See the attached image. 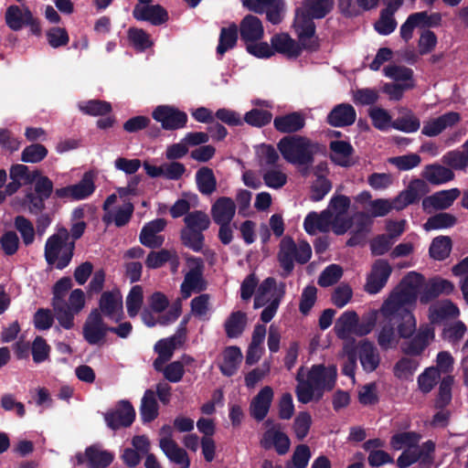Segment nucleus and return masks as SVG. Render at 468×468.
<instances>
[{
  "label": "nucleus",
  "mask_w": 468,
  "mask_h": 468,
  "mask_svg": "<svg viewBox=\"0 0 468 468\" xmlns=\"http://www.w3.org/2000/svg\"><path fill=\"white\" fill-rule=\"evenodd\" d=\"M277 147L289 164L313 165L321 145L306 136L288 135L280 140Z\"/></svg>",
  "instance_id": "1"
},
{
  "label": "nucleus",
  "mask_w": 468,
  "mask_h": 468,
  "mask_svg": "<svg viewBox=\"0 0 468 468\" xmlns=\"http://www.w3.org/2000/svg\"><path fill=\"white\" fill-rule=\"evenodd\" d=\"M424 277L415 271L409 272L401 281L399 289L394 291L383 303L381 312L389 314L401 310H410L406 305L413 304L418 299V289Z\"/></svg>",
  "instance_id": "2"
},
{
  "label": "nucleus",
  "mask_w": 468,
  "mask_h": 468,
  "mask_svg": "<svg viewBox=\"0 0 468 468\" xmlns=\"http://www.w3.org/2000/svg\"><path fill=\"white\" fill-rule=\"evenodd\" d=\"M69 230L61 227L46 241L44 256L48 265L63 270L70 263L75 250L74 241H69Z\"/></svg>",
  "instance_id": "3"
},
{
  "label": "nucleus",
  "mask_w": 468,
  "mask_h": 468,
  "mask_svg": "<svg viewBox=\"0 0 468 468\" xmlns=\"http://www.w3.org/2000/svg\"><path fill=\"white\" fill-rule=\"evenodd\" d=\"M133 331V325L130 322L121 323L118 326H108L96 310H91L82 328L84 339L90 345H101L108 332L117 335L121 338H127Z\"/></svg>",
  "instance_id": "4"
},
{
  "label": "nucleus",
  "mask_w": 468,
  "mask_h": 468,
  "mask_svg": "<svg viewBox=\"0 0 468 468\" xmlns=\"http://www.w3.org/2000/svg\"><path fill=\"white\" fill-rule=\"evenodd\" d=\"M315 17L303 12L302 9H295L293 28L297 36L298 44L303 50L313 53L320 49V39L316 35Z\"/></svg>",
  "instance_id": "5"
},
{
  "label": "nucleus",
  "mask_w": 468,
  "mask_h": 468,
  "mask_svg": "<svg viewBox=\"0 0 468 468\" xmlns=\"http://www.w3.org/2000/svg\"><path fill=\"white\" fill-rule=\"evenodd\" d=\"M336 368L324 365H314L307 375V382L316 389V400L322 399L324 390H332L336 381Z\"/></svg>",
  "instance_id": "6"
},
{
  "label": "nucleus",
  "mask_w": 468,
  "mask_h": 468,
  "mask_svg": "<svg viewBox=\"0 0 468 468\" xmlns=\"http://www.w3.org/2000/svg\"><path fill=\"white\" fill-rule=\"evenodd\" d=\"M76 464H85L87 468H107L114 460V454L104 450L99 443L88 446L84 452H77Z\"/></svg>",
  "instance_id": "7"
},
{
  "label": "nucleus",
  "mask_w": 468,
  "mask_h": 468,
  "mask_svg": "<svg viewBox=\"0 0 468 468\" xmlns=\"http://www.w3.org/2000/svg\"><path fill=\"white\" fill-rule=\"evenodd\" d=\"M154 121L165 131H176L186 126L187 114L171 105H158L152 112Z\"/></svg>",
  "instance_id": "8"
},
{
  "label": "nucleus",
  "mask_w": 468,
  "mask_h": 468,
  "mask_svg": "<svg viewBox=\"0 0 468 468\" xmlns=\"http://www.w3.org/2000/svg\"><path fill=\"white\" fill-rule=\"evenodd\" d=\"M99 307L94 308L101 317L118 323L124 317L122 296L119 290L105 291L99 299Z\"/></svg>",
  "instance_id": "9"
},
{
  "label": "nucleus",
  "mask_w": 468,
  "mask_h": 468,
  "mask_svg": "<svg viewBox=\"0 0 468 468\" xmlns=\"http://www.w3.org/2000/svg\"><path fill=\"white\" fill-rule=\"evenodd\" d=\"M434 328L429 324L421 325L418 332L400 345L401 352L408 356H420L434 339Z\"/></svg>",
  "instance_id": "10"
},
{
  "label": "nucleus",
  "mask_w": 468,
  "mask_h": 468,
  "mask_svg": "<svg viewBox=\"0 0 468 468\" xmlns=\"http://www.w3.org/2000/svg\"><path fill=\"white\" fill-rule=\"evenodd\" d=\"M392 273V267L387 260H376L367 276L365 291L369 294L378 293L387 284Z\"/></svg>",
  "instance_id": "11"
},
{
  "label": "nucleus",
  "mask_w": 468,
  "mask_h": 468,
  "mask_svg": "<svg viewBox=\"0 0 468 468\" xmlns=\"http://www.w3.org/2000/svg\"><path fill=\"white\" fill-rule=\"evenodd\" d=\"M135 420V410L129 400H120L115 409L104 414L107 426L113 430L130 427Z\"/></svg>",
  "instance_id": "12"
},
{
  "label": "nucleus",
  "mask_w": 468,
  "mask_h": 468,
  "mask_svg": "<svg viewBox=\"0 0 468 468\" xmlns=\"http://www.w3.org/2000/svg\"><path fill=\"white\" fill-rule=\"evenodd\" d=\"M282 428V424L277 423L266 429L260 441L261 447L266 451L274 449L279 455L286 454L290 450L291 441Z\"/></svg>",
  "instance_id": "13"
},
{
  "label": "nucleus",
  "mask_w": 468,
  "mask_h": 468,
  "mask_svg": "<svg viewBox=\"0 0 468 468\" xmlns=\"http://www.w3.org/2000/svg\"><path fill=\"white\" fill-rule=\"evenodd\" d=\"M383 316L396 327L399 337L403 339L410 338L417 330V323L414 314L410 310H401L392 313L381 312Z\"/></svg>",
  "instance_id": "14"
},
{
  "label": "nucleus",
  "mask_w": 468,
  "mask_h": 468,
  "mask_svg": "<svg viewBox=\"0 0 468 468\" xmlns=\"http://www.w3.org/2000/svg\"><path fill=\"white\" fill-rule=\"evenodd\" d=\"M428 192V185L423 179H412L407 188L395 197V209L399 211L410 205L419 202L420 197Z\"/></svg>",
  "instance_id": "15"
},
{
  "label": "nucleus",
  "mask_w": 468,
  "mask_h": 468,
  "mask_svg": "<svg viewBox=\"0 0 468 468\" xmlns=\"http://www.w3.org/2000/svg\"><path fill=\"white\" fill-rule=\"evenodd\" d=\"M165 218H156L144 224L142 228L139 240L142 245L150 249H159L165 242V237L158 235L166 227Z\"/></svg>",
  "instance_id": "16"
},
{
  "label": "nucleus",
  "mask_w": 468,
  "mask_h": 468,
  "mask_svg": "<svg viewBox=\"0 0 468 468\" xmlns=\"http://www.w3.org/2000/svg\"><path fill=\"white\" fill-rule=\"evenodd\" d=\"M461 121V115L456 112H448L441 116L424 122L421 133L434 137L441 133L447 128H452Z\"/></svg>",
  "instance_id": "17"
},
{
  "label": "nucleus",
  "mask_w": 468,
  "mask_h": 468,
  "mask_svg": "<svg viewBox=\"0 0 468 468\" xmlns=\"http://www.w3.org/2000/svg\"><path fill=\"white\" fill-rule=\"evenodd\" d=\"M133 16L138 21H147L153 26H161L169 18L167 11L160 5H136L133 10Z\"/></svg>",
  "instance_id": "18"
},
{
  "label": "nucleus",
  "mask_w": 468,
  "mask_h": 468,
  "mask_svg": "<svg viewBox=\"0 0 468 468\" xmlns=\"http://www.w3.org/2000/svg\"><path fill=\"white\" fill-rule=\"evenodd\" d=\"M461 191L458 188H451L441 190L426 197L422 200V207L424 210L433 208L435 210H444L449 208L453 202L459 197Z\"/></svg>",
  "instance_id": "19"
},
{
  "label": "nucleus",
  "mask_w": 468,
  "mask_h": 468,
  "mask_svg": "<svg viewBox=\"0 0 468 468\" xmlns=\"http://www.w3.org/2000/svg\"><path fill=\"white\" fill-rule=\"evenodd\" d=\"M273 399V390L270 386L262 388L253 398L250 406V416L257 421H261L267 416Z\"/></svg>",
  "instance_id": "20"
},
{
  "label": "nucleus",
  "mask_w": 468,
  "mask_h": 468,
  "mask_svg": "<svg viewBox=\"0 0 468 468\" xmlns=\"http://www.w3.org/2000/svg\"><path fill=\"white\" fill-rule=\"evenodd\" d=\"M296 243L290 236H285L280 242V250L278 252V261L282 269V276L288 277L294 269V257L296 251Z\"/></svg>",
  "instance_id": "21"
},
{
  "label": "nucleus",
  "mask_w": 468,
  "mask_h": 468,
  "mask_svg": "<svg viewBox=\"0 0 468 468\" xmlns=\"http://www.w3.org/2000/svg\"><path fill=\"white\" fill-rule=\"evenodd\" d=\"M356 112L349 103H340L335 106L326 117V122L333 127H346L356 122Z\"/></svg>",
  "instance_id": "22"
},
{
  "label": "nucleus",
  "mask_w": 468,
  "mask_h": 468,
  "mask_svg": "<svg viewBox=\"0 0 468 468\" xmlns=\"http://www.w3.org/2000/svg\"><path fill=\"white\" fill-rule=\"evenodd\" d=\"M454 291V284L445 279L435 278L430 281L420 295V302L427 304L441 294H451Z\"/></svg>",
  "instance_id": "23"
},
{
  "label": "nucleus",
  "mask_w": 468,
  "mask_h": 468,
  "mask_svg": "<svg viewBox=\"0 0 468 468\" xmlns=\"http://www.w3.org/2000/svg\"><path fill=\"white\" fill-rule=\"evenodd\" d=\"M274 128L282 133H294L305 126L304 115L300 112H292L276 116L273 120Z\"/></svg>",
  "instance_id": "24"
},
{
  "label": "nucleus",
  "mask_w": 468,
  "mask_h": 468,
  "mask_svg": "<svg viewBox=\"0 0 468 468\" xmlns=\"http://www.w3.org/2000/svg\"><path fill=\"white\" fill-rule=\"evenodd\" d=\"M159 446L165 455L176 464L181 465L182 468L190 467V459L186 451L178 446L172 438H161Z\"/></svg>",
  "instance_id": "25"
},
{
  "label": "nucleus",
  "mask_w": 468,
  "mask_h": 468,
  "mask_svg": "<svg viewBox=\"0 0 468 468\" xmlns=\"http://www.w3.org/2000/svg\"><path fill=\"white\" fill-rule=\"evenodd\" d=\"M240 38L246 44L262 38L264 29L261 19L253 15H247L239 24Z\"/></svg>",
  "instance_id": "26"
},
{
  "label": "nucleus",
  "mask_w": 468,
  "mask_h": 468,
  "mask_svg": "<svg viewBox=\"0 0 468 468\" xmlns=\"http://www.w3.org/2000/svg\"><path fill=\"white\" fill-rule=\"evenodd\" d=\"M333 213L330 209L323 210L321 213L312 211L308 213L303 221L304 230L310 234H315L316 230L327 232L332 223Z\"/></svg>",
  "instance_id": "27"
},
{
  "label": "nucleus",
  "mask_w": 468,
  "mask_h": 468,
  "mask_svg": "<svg viewBox=\"0 0 468 468\" xmlns=\"http://www.w3.org/2000/svg\"><path fill=\"white\" fill-rule=\"evenodd\" d=\"M423 179L433 186L448 183L454 179L453 171L438 163L427 165L421 172Z\"/></svg>",
  "instance_id": "28"
},
{
  "label": "nucleus",
  "mask_w": 468,
  "mask_h": 468,
  "mask_svg": "<svg viewBox=\"0 0 468 468\" xmlns=\"http://www.w3.org/2000/svg\"><path fill=\"white\" fill-rule=\"evenodd\" d=\"M271 48L274 52L284 54L290 58H298L302 52V46L288 34H276L271 38Z\"/></svg>",
  "instance_id": "29"
},
{
  "label": "nucleus",
  "mask_w": 468,
  "mask_h": 468,
  "mask_svg": "<svg viewBox=\"0 0 468 468\" xmlns=\"http://www.w3.org/2000/svg\"><path fill=\"white\" fill-rule=\"evenodd\" d=\"M235 212L236 204L228 197H218L211 207V216L216 224L231 222Z\"/></svg>",
  "instance_id": "30"
},
{
  "label": "nucleus",
  "mask_w": 468,
  "mask_h": 468,
  "mask_svg": "<svg viewBox=\"0 0 468 468\" xmlns=\"http://www.w3.org/2000/svg\"><path fill=\"white\" fill-rule=\"evenodd\" d=\"M242 360V353L236 346H227L223 351V361L219 370L223 376L232 377L236 374Z\"/></svg>",
  "instance_id": "31"
},
{
  "label": "nucleus",
  "mask_w": 468,
  "mask_h": 468,
  "mask_svg": "<svg viewBox=\"0 0 468 468\" xmlns=\"http://www.w3.org/2000/svg\"><path fill=\"white\" fill-rule=\"evenodd\" d=\"M159 406L155 399V393L152 389H146L141 400L140 416L144 423H149L158 417Z\"/></svg>",
  "instance_id": "32"
},
{
  "label": "nucleus",
  "mask_w": 468,
  "mask_h": 468,
  "mask_svg": "<svg viewBox=\"0 0 468 468\" xmlns=\"http://www.w3.org/2000/svg\"><path fill=\"white\" fill-rule=\"evenodd\" d=\"M335 0H303L298 7L316 19L324 18L334 9Z\"/></svg>",
  "instance_id": "33"
},
{
  "label": "nucleus",
  "mask_w": 468,
  "mask_h": 468,
  "mask_svg": "<svg viewBox=\"0 0 468 468\" xmlns=\"http://www.w3.org/2000/svg\"><path fill=\"white\" fill-rule=\"evenodd\" d=\"M247 315L242 311L232 312L224 323L226 335L229 338L239 337L246 327Z\"/></svg>",
  "instance_id": "34"
},
{
  "label": "nucleus",
  "mask_w": 468,
  "mask_h": 468,
  "mask_svg": "<svg viewBox=\"0 0 468 468\" xmlns=\"http://www.w3.org/2000/svg\"><path fill=\"white\" fill-rule=\"evenodd\" d=\"M239 28L235 23L228 27H222L219 34L218 44L217 47V55L222 58L225 53L232 49L238 41Z\"/></svg>",
  "instance_id": "35"
},
{
  "label": "nucleus",
  "mask_w": 468,
  "mask_h": 468,
  "mask_svg": "<svg viewBox=\"0 0 468 468\" xmlns=\"http://www.w3.org/2000/svg\"><path fill=\"white\" fill-rule=\"evenodd\" d=\"M358 322V315L355 311H346L336 320L335 324V335L345 339L351 333L355 334L356 324Z\"/></svg>",
  "instance_id": "36"
},
{
  "label": "nucleus",
  "mask_w": 468,
  "mask_h": 468,
  "mask_svg": "<svg viewBox=\"0 0 468 468\" xmlns=\"http://www.w3.org/2000/svg\"><path fill=\"white\" fill-rule=\"evenodd\" d=\"M420 366L419 361L413 356L399 358L393 367L394 376L400 380H411Z\"/></svg>",
  "instance_id": "37"
},
{
  "label": "nucleus",
  "mask_w": 468,
  "mask_h": 468,
  "mask_svg": "<svg viewBox=\"0 0 468 468\" xmlns=\"http://www.w3.org/2000/svg\"><path fill=\"white\" fill-rule=\"evenodd\" d=\"M359 359L367 372L375 371L379 366L380 358L372 343L364 341L360 346Z\"/></svg>",
  "instance_id": "38"
},
{
  "label": "nucleus",
  "mask_w": 468,
  "mask_h": 468,
  "mask_svg": "<svg viewBox=\"0 0 468 468\" xmlns=\"http://www.w3.org/2000/svg\"><path fill=\"white\" fill-rule=\"evenodd\" d=\"M330 150L337 155L332 156V160L338 165L343 167H349L353 164L350 162L349 157L354 153V148L349 142L346 141H332L329 144Z\"/></svg>",
  "instance_id": "39"
},
{
  "label": "nucleus",
  "mask_w": 468,
  "mask_h": 468,
  "mask_svg": "<svg viewBox=\"0 0 468 468\" xmlns=\"http://www.w3.org/2000/svg\"><path fill=\"white\" fill-rule=\"evenodd\" d=\"M196 183L198 191L202 195L209 196L217 188V179L213 170L207 166H203L197 171Z\"/></svg>",
  "instance_id": "40"
},
{
  "label": "nucleus",
  "mask_w": 468,
  "mask_h": 468,
  "mask_svg": "<svg viewBox=\"0 0 468 468\" xmlns=\"http://www.w3.org/2000/svg\"><path fill=\"white\" fill-rule=\"evenodd\" d=\"M452 242L449 236H438L431 243L429 253L436 261H443L452 251Z\"/></svg>",
  "instance_id": "41"
},
{
  "label": "nucleus",
  "mask_w": 468,
  "mask_h": 468,
  "mask_svg": "<svg viewBox=\"0 0 468 468\" xmlns=\"http://www.w3.org/2000/svg\"><path fill=\"white\" fill-rule=\"evenodd\" d=\"M420 438V434L415 431L398 432L391 436L390 446L396 451L403 447H408V450L418 448Z\"/></svg>",
  "instance_id": "42"
},
{
  "label": "nucleus",
  "mask_w": 468,
  "mask_h": 468,
  "mask_svg": "<svg viewBox=\"0 0 468 468\" xmlns=\"http://www.w3.org/2000/svg\"><path fill=\"white\" fill-rule=\"evenodd\" d=\"M391 127L403 133H411L420 129V121L410 110H407L393 121Z\"/></svg>",
  "instance_id": "43"
},
{
  "label": "nucleus",
  "mask_w": 468,
  "mask_h": 468,
  "mask_svg": "<svg viewBox=\"0 0 468 468\" xmlns=\"http://www.w3.org/2000/svg\"><path fill=\"white\" fill-rule=\"evenodd\" d=\"M70 186L72 200L85 199L95 191L93 176L90 173H85L79 183L70 185Z\"/></svg>",
  "instance_id": "44"
},
{
  "label": "nucleus",
  "mask_w": 468,
  "mask_h": 468,
  "mask_svg": "<svg viewBox=\"0 0 468 468\" xmlns=\"http://www.w3.org/2000/svg\"><path fill=\"white\" fill-rule=\"evenodd\" d=\"M457 223V218L447 212H440L430 217L423 225L426 231L442 229L453 227Z\"/></svg>",
  "instance_id": "45"
},
{
  "label": "nucleus",
  "mask_w": 468,
  "mask_h": 468,
  "mask_svg": "<svg viewBox=\"0 0 468 468\" xmlns=\"http://www.w3.org/2000/svg\"><path fill=\"white\" fill-rule=\"evenodd\" d=\"M26 7L12 5L6 8L5 14V24L13 31L21 30L26 24Z\"/></svg>",
  "instance_id": "46"
},
{
  "label": "nucleus",
  "mask_w": 468,
  "mask_h": 468,
  "mask_svg": "<svg viewBox=\"0 0 468 468\" xmlns=\"http://www.w3.org/2000/svg\"><path fill=\"white\" fill-rule=\"evenodd\" d=\"M180 239L185 247L196 252L201 251L205 243L203 232L186 228L180 231Z\"/></svg>",
  "instance_id": "47"
},
{
  "label": "nucleus",
  "mask_w": 468,
  "mask_h": 468,
  "mask_svg": "<svg viewBox=\"0 0 468 468\" xmlns=\"http://www.w3.org/2000/svg\"><path fill=\"white\" fill-rule=\"evenodd\" d=\"M133 211V204L131 201H127L116 210L113 218L111 216L104 215L102 220L106 224H110L113 220L117 228H122L130 222Z\"/></svg>",
  "instance_id": "48"
},
{
  "label": "nucleus",
  "mask_w": 468,
  "mask_h": 468,
  "mask_svg": "<svg viewBox=\"0 0 468 468\" xmlns=\"http://www.w3.org/2000/svg\"><path fill=\"white\" fill-rule=\"evenodd\" d=\"M184 222L186 229H194L197 231H205L210 226V218L204 211L194 210L189 212L185 218Z\"/></svg>",
  "instance_id": "49"
},
{
  "label": "nucleus",
  "mask_w": 468,
  "mask_h": 468,
  "mask_svg": "<svg viewBox=\"0 0 468 468\" xmlns=\"http://www.w3.org/2000/svg\"><path fill=\"white\" fill-rule=\"evenodd\" d=\"M79 109L84 114L90 116H104L112 110L110 102L101 100H90L80 103Z\"/></svg>",
  "instance_id": "50"
},
{
  "label": "nucleus",
  "mask_w": 468,
  "mask_h": 468,
  "mask_svg": "<svg viewBox=\"0 0 468 468\" xmlns=\"http://www.w3.org/2000/svg\"><path fill=\"white\" fill-rule=\"evenodd\" d=\"M453 378L452 376L444 377L439 386L438 395L435 399L434 408L436 410H444L452 401V387Z\"/></svg>",
  "instance_id": "51"
},
{
  "label": "nucleus",
  "mask_w": 468,
  "mask_h": 468,
  "mask_svg": "<svg viewBox=\"0 0 468 468\" xmlns=\"http://www.w3.org/2000/svg\"><path fill=\"white\" fill-rule=\"evenodd\" d=\"M337 7L345 17H356L361 11H368L367 0H338Z\"/></svg>",
  "instance_id": "52"
},
{
  "label": "nucleus",
  "mask_w": 468,
  "mask_h": 468,
  "mask_svg": "<svg viewBox=\"0 0 468 468\" xmlns=\"http://www.w3.org/2000/svg\"><path fill=\"white\" fill-rule=\"evenodd\" d=\"M272 113L270 111L254 108L244 115V122L252 126L261 128L271 123Z\"/></svg>",
  "instance_id": "53"
},
{
  "label": "nucleus",
  "mask_w": 468,
  "mask_h": 468,
  "mask_svg": "<svg viewBox=\"0 0 468 468\" xmlns=\"http://www.w3.org/2000/svg\"><path fill=\"white\" fill-rule=\"evenodd\" d=\"M144 302L143 288L140 285H134L130 290L126 297V309L130 317H135Z\"/></svg>",
  "instance_id": "54"
},
{
  "label": "nucleus",
  "mask_w": 468,
  "mask_h": 468,
  "mask_svg": "<svg viewBox=\"0 0 468 468\" xmlns=\"http://www.w3.org/2000/svg\"><path fill=\"white\" fill-rule=\"evenodd\" d=\"M48 149L40 144H32L25 147L21 154V161L24 163H39L48 155Z\"/></svg>",
  "instance_id": "55"
},
{
  "label": "nucleus",
  "mask_w": 468,
  "mask_h": 468,
  "mask_svg": "<svg viewBox=\"0 0 468 468\" xmlns=\"http://www.w3.org/2000/svg\"><path fill=\"white\" fill-rule=\"evenodd\" d=\"M56 318L64 329H71L74 326V315L77 314L69 307L68 303L52 304Z\"/></svg>",
  "instance_id": "56"
},
{
  "label": "nucleus",
  "mask_w": 468,
  "mask_h": 468,
  "mask_svg": "<svg viewBox=\"0 0 468 468\" xmlns=\"http://www.w3.org/2000/svg\"><path fill=\"white\" fill-rule=\"evenodd\" d=\"M343 275V269L337 264L327 266L318 277V284L321 287H329L338 282Z\"/></svg>",
  "instance_id": "57"
},
{
  "label": "nucleus",
  "mask_w": 468,
  "mask_h": 468,
  "mask_svg": "<svg viewBox=\"0 0 468 468\" xmlns=\"http://www.w3.org/2000/svg\"><path fill=\"white\" fill-rule=\"evenodd\" d=\"M15 228L21 234L26 246L31 245L35 240V229L32 222L24 216L15 218Z\"/></svg>",
  "instance_id": "58"
},
{
  "label": "nucleus",
  "mask_w": 468,
  "mask_h": 468,
  "mask_svg": "<svg viewBox=\"0 0 468 468\" xmlns=\"http://www.w3.org/2000/svg\"><path fill=\"white\" fill-rule=\"evenodd\" d=\"M420 162V156L415 153L394 156L388 159V163L395 165L400 171L411 170L417 167Z\"/></svg>",
  "instance_id": "59"
},
{
  "label": "nucleus",
  "mask_w": 468,
  "mask_h": 468,
  "mask_svg": "<svg viewBox=\"0 0 468 468\" xmlns=\"http://www.w3.org/2000/svg\"><path fill=\"white\" fill-rule=\"evenodd\" d=\"M39 176V170L36 169L32 172L25 165H13L9 170L11 180H25L26 184H32Z\"/></svg>",
  "instance_id": "60"
},
{
  "label": "nucleus",
  "mask_w": 468,
  "mask_h": 468,
  "mask_svg": "<svg viewBox=\"0 0 468 468\" xmlns=\"http://www.w3.org/2000/svg\"><path fill=\"white\" fill-rule=\"evenodd\" d=\"M372 124L379 131H387L393 122L388 112L383 108H373L369 111Z\"/></svg>",
  "instance_id": "61"
},
{
  "label": "nucleus",
  "mask_w": 468,
  "mask_h": 468,
  "mask_svg": "<svg viewBox=\"0 0 468 468\" xmlns=\"http://www.w3.org/2000/svg\"><path fill=\"white\" fill-rule=\"evenodd\" d=\"M317 299V289L314 285H307L302 292L299 303V311L307 315L312 310Z\"/></svg>",
  "instance_id": "62"
},
{
  "label": "nucleus",
  "mask_w": 468,
  "mask_h": 468,
  "mask_svg": "<svg viewBox=\"0 0 468 468\" xmlns=\"http://www.w3.org/2000/svg\"><path fill=\"white\" fill-rule=\"evenodd\" d=\"M312 425V417L307 411H301L293 421V431L299 441H303L308 434Z\"/></svg>",
  "instance_id": "63"
},
{
  "label": "nucleus",
  "mask_w": 468,
  "mask_h": 468,
  "mask_svg": "<svg viewBox=\"0 0 468 468\" xmlns=\"http://www.w3.org/2000/svg\"><path fill=\"white\" fill-rule=\"evenodd\" d=\"M441 161L449 168L454 170H463L468 166V160L465 158L462 151L452 150L447 152L441 157Z\"/></svg>",
  "instance_id": "64"
}]
</instances>
